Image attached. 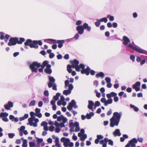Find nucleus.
<instances>
[{"mask_svg": "<svg viewBox=\"0 0 147 147\" xmlns=\"http://www.w3.org/2000/svg\"><path fill=\"white\" fill-rule=\"evenodd\" d=\"M84 29H87L88 31H90L91 30V27L89 26L88 24L86 23H84L83 26H78L76 27L77 30L78 31V34H83Z\"/></svg>", "mask_w": 147, "mask_h": 147, "instance_id": "nucleus-1", "label": "nucleus"}, {"mask_svg": "<svg viewBox=\"0 0 147 147\" xmlns=\"http://www.w3.org/2000/svg\"><path fill=\"white\" fill-rule=\"evenodd\" d=\"M136 45H134L133 42H132V43H130L128 45V46L132 49H134L136 51L142 53L146 54L147 52L145 50L142 49L141 48L138 46H135Z\"/></svg>", "mask_w": 147, "mask_h": 147, "instance_id": "nucleus-2", "label": "nucleus"}, {"mask_svg": "<svg viewBox=\"0 0 147 147\" xmlns=\"http://www.w3.org/2000/svg\"><path fill=\"white\" fill-rule=\"evenodd\" d=\"M61 141L63 142V146L65 147H68L69 146L70 147H73L74 146V143L72 142H70L69 139L63 137L61 139Z\"/></svg>", "mask_w": 147, "mask_h": 147, "instance_id": "nucleus-3", "label": "nucleus"}, {"mask_svg": "<svg viewBox=\"0 0 147 147\" xmlns=\"http://www.w3.org/2000/svg\"><path fill=\"white\" fill-rule=\"evenodd\" d=\"M41 67V64L36 62H34L29 65V67L32 72H37V68Z\"/></svg>", "mask_w": 147, "mask_h": 147, "instance_id": "nucleus-4", "label": "nucleus"}, {"mask_svg": "<svg viewBox=\"0 0 147 147\" xmlns=\"http://www.w3.org/2000/svg\"><path fill=\"white\" fill-rule=\"evenodd\" d=\"M49 82L48 84V87L51 88L53 86V90H57L56 85L55 83V79L53 77L50 76L49 77Z\"/></svg>", "mask_w": 147, "mask_h": 147, "instance_id": "nucleus-5", "label": "nucleus"}, {"mask_svg": "<svg viewBox=\"0 0 147 147\" xmlns=\"http://www.w3.org/2000/svg\"><path fill=\"white\" fill-rule=\"evenodd\" d=\"M72 63L71 66L72 68H75L76 70L78 71H80V64L78 65L79 63L78 61L76 59H74L73 61L71 62Z\"/></svg>", "mask_w": 147, "mask_h": 147, "instance_id": "nucleus-6", "label": "nucleus"}, {"mask_svg": "<svg viewBox=\"0 0 147 147\" xmlns=\"http://www.w3.org/2000/svg\"><path fill=\"white\" fill-rule=\"evenodd\" d=\"M80 70L81 73L82 74H85L87 75L89 74L90 69L89 67H87L86 69H84L85 66L82 64H80Z\"/></svg>", "mask_w": 147, "mask_h": 147, "instance_id": "nucleus-7", "label": "nucleus"}, {"mask_svg": "<svg viewBox=\"0 0 147 147\" xmlns=\"http://www.w3.org/2000/svg\"><path fill=\"white\" fill-rule=\"evenodd\" d=\"M24 45L25 46H29L31 48H34L36 49L38 48V46L36 45H34V44L33 43V41L30 39L27 40L24 43Z\"/></svg>", "mask_w": 147, "mask_h": 147, "instance_id": "nucleus-8", "label": "nucleus"}, {"mask_svg": "<svg viewBox=\"0 0 147 147\" xmlns=\"http://www.w3.org/2000/svg\"><path fill=\"white\" fill-rule=\"evenodd\" d=\"M54 125L56 127L55 130V131L57 133H59L61 131L59 127L62 128L65 127V124H64L63 123H59L57 121H55Z\"/></svg>", "mask_w": 147, "mask_h": 147, "instance_id": "nucleus-9", "label": "nucleus"}, {"mask_svg": "<svg viewBox=\"0 0 147 147\" xmlns=\"http://www.w3.org/2000/svg\"><path fill=\"white\" fill-rule=\"evenodd\" d=\"M119 121L116 119L112 117L110 119V125L111 127H113L115 126H117Z\"/></svg>", "mask_w": 147, "mask_h": 147, "instance_id": "nucleus-10", "label": "nucleus"}, {"mask_svg": "<svg viewBox=\"0 0 147 147\" xmlns=\"http://www.w3.org/2000/svg\"><path fill=\"white\" fill-rule=\"evenodd\" d=\"M100 101L104 103L105 106H107L108 105L112 103L113 99L112 98H108L107 100L105 98H101Z\"/></svg>", "mask_w": 147, "mask_h": 147, "instance_id": "nucleus-11", "label": "nucleus"}, {"mask_svg": "<svg viewBox=\"0 0 147 147\" xmlns=\"http://www.w3.org/2000/svg\"><path fill=\"white\" fill-rule=\"evenodd\" d=\"M76 103L75 101L74 100H72L71 102L69 103L67 107V109L69 110L70 111L71 110L73 107L75 109L77 108L78 106L76 105Z\"/></svg>", "mask_w": 147, "mask_h": 147, "instance_id": "nucleus-12", "label": "nucleus"}, {"mask_svg": "<svg viewBox=\"0 0 147 147\" xmlns=\"http://www.w3.org/2000/svg\"><path fill=\"white\" fill-rule=\"evenodd\" d=\"M28 124L31 126H33L34 127H36L37 126V123L39 122V120L38 119H33L31 120V123H30L28 119Z\"/></svg>", "mask_w": 147, "mask_h": 147, "instance_id": "nucleus-13", "label": "nucleus"}, {"mask_svg": "<svg viewBox=\"0 0 147 147\" xmlns=\"http://www.w3.org/2000/svg\"><path fill=\"white\" fill-rule=\"evenodd\" d=\"M17 41L18 38H11L9 40L8 45L9 46L14 45L17 43Z\"/></svg>", "mask_w": 147, "mask_h": 147, "instance_id": "nucleus-14", "label": "nucleus"}, {"mask_svg": "<svg viewBox=\"0 0 147 147\" xmlns=\"http://www.w3.org/2000/svg\"><path fill=\"white\" fill-rule=\"evenodd\" d=\"M66 104V102L65 101V98L63 95H61L60 96V100L57 102V105L58 106H60L62 105L63 106H65Z\"/></svg>", "mask_w": 147, "mask_h": 147, "instance_id": "nucleus-15", "label": "nucleus"}, {"mask_svg": "<svg viewBox=\"0 0 147 147\" xmlns=\"http://www.w3.org/2000/svg\"><path fill=\"white\" fill-rule=\"evenodd\" d=\"M68 87L67 90H65L63 91V93L64 94L67 95L71 93V90L73 88V86L72 84H70L69 85Z\"/></svg>", "mask_w": 147, "mask_h": 147, "instance_id": "nucleus-16", "label": "nucleus"}, {"mask_svg": "<svg viewBox=\"0 0 147 147\" xmlns=\"http://www.w3.org/2000/svg\"><path fill=\"white\" fill-rule=\"evenodd\" d=\"M121 113L118 112H115L113 113V115L112 117L113 118L115 119L120 121V119L121 116Z\"/></svg>", "mask_w": 147, "mask_h": 147, "instance_id": "nucleus-17", "label": "nucleus"}, {"mask_svg": "<svg viewBox=\"0 0 147 147\" xmlns=\"http://www.w3.org/2000/svg\"><path fill=\"white\" fill-rule=\"evenodd\" d=\"M49 40L51 41H54L55 42L58 43L59 44L58 45V47L59 48H60L62 47L63 46V43L65 42V41L64 40H56L51 39H49Z\"/></svg>", "mask_w": 147, "mask_h": 147, "instance_id": "nucleus-18", "label": "nucleus"}, {"mask_svg": "<svg viewBox=\"0 0 147 147\" xmlns=\"http://www.w3.org/2000/svg\"><path fill=\"white\" fill-rule=\"evenodd\" d=\"M57 120L59 122L62 121L63 122L61 123H63L64 124H65V123L67 121V119L63 115H61L57 117Z\"/></svg>", "mask_w": 147, "mask_h": 147, "instance_id": "nucleus-19", "label": "nucleus"}, {"mask_svg": "<svg viewBox=\"0 0 147 147\" xmlns=\"http://www.w3.org/2000/svg\"><path fill=\"white\" fill-rule=\"evenodd\" d=\"M137 140L136 138H134L131 140L129 143L131 147H136V144L137 143Z\"/></svg>", "mask_w": 147, "mask_h": 147, "instance_id": "nucleus-20", "label": "nucleus"}, {"mask_svg": "<svg viewBox=\"0 0 147 147\" xmlns=\"http://www.w3.org/2000/svg\"><path fill=\"white\" fill-rule=\"evenodd\" d=\"M140 82H137L133 85V88L135 89L136 91H138L140 90Z\"/></svg>", "mask_w": 147, "mask_h": 147, "instance_id": "nucleus-21", "label": "nucleus"}, {"mask_svg": "<svg viewBox=\"0 0 147 147\" xmlns=\"http://www.w3.org/2000/svg\"><path fill=\"white\" fill-rule=\"evenodd\" d=\"M13 103L11 101H8V104L4 105L5 109L7 110H11L10 108H12L13 107Z\"/></svg>", "mask_w": 147, "mask_h": 147, "instance_id": "nucleus-22", "label": "nucleus"}, {"mask_svg": "<svg viewBox=\"0 0 147 147\" xmlns=\"http://www.w3.org/2000/svg\"><path fill=\"white\" fill-rule=\"evenodd\" d=\"M123 43L124 45H127L130 42L129 38L125 36L123 37Z\"/></svg>", "mask_w": 147, "mask_h": 147, "instance_id": "nucleus-23", "label": "nucleus"}, {"mask_svg": "<svg viewBox=\"0 0 147 147\" xmlns=\"http://www.w3.org/2000/svg\"><path fill=\"white\" fill-rule=\"evenodd\" d=\"M46 66V68L45 70V72L48 74H51L52 72V70L51 69V65L47 64Z\"/></svg>", "mask_w": 147, "mask_h": 147, "instance_id": "nucleus-24", "label": "nucleus"}, {"mask_svg": "<svg viewBox=\"0 0 147 147\" xmlns=\"http://www.w3.org/2000/svg\"><path fill=\"white\" fill-rule=\"evenodd\" d=\"M88 108L94 111L93 106H94V103L93 101L91 100H89L88 101Z\"/></svg>", "mask_w": 147, "mask_h": 147, "instance_id": "nucleus-25", "label": "nucleus"}, {"mask_svg": "<svg viewBox=\"0 0 147 147\" xmlns=\"http://www.w3.org/2000/svg\"><path fill=\"white\" fill-rule=\"evenodd\" d=\"M69 127H70L69 130L71 132L74 131V123L73 122L72 120H71L69 121Z\"/></svg>", "mask_w": 147, "mask_h": 147, "instance_id": "nucleus-26", "label": "nucleus"}, {"mask_svg": "<svg viewBox=\"0 0 147 147\" xmlns=\"http://www.w3.org/2000/svg\"><path fill=\"white\" fill-rule=\"evenodd\" d=\"M47 123L45 121H43L41 124V125L43 127V129L45 131H47L49 128L47 127Z\"/></svg>", "mask_w": 147, "mask_h": 147, "instance_id": "nucleus-27", "label": "nucleus"}, {"mask_svg": "<svg viewBox=\"0 0 147 147\" xmlns=\"http://www.w3.org/2000/svg\"><path fill=\"white\" fill-rule=\"evenodd\" d=\"M49 62L47 61H44L42 64V65H41V68H40L38 69V71L40 72H42L43 71V69L45 67L46 65Z\"/></svg>", "mask_w": 147, "mask_h": 147, "instance_id": "nucleus-28", "label": "nucleus"}, {"mask_svg": "<svg viewBox=\"0 0 147 147\" xmlns=\"http://www.w3.org/2000/svg\"><path fill=\"white\" fill-rule=\"evenodd\" d=\"M117 95V94L114 92H112L106 94V96L108 98H111L112 97H115Z\"/></svg>", "mask_w": 147, "mask_h": 147, "instance_id": "nucleus-29", "label": "nucleus"}, {"mask_svg": "<svg viewBox=\"0 0 147 147\" xmlns=\"http://www.w3.org/2000/svg\"><path fill=\"white\" fill-rule=\"evenodd\" d=\"M113 134L115 136H120L121 135L120 130L118 129H116L115 131L113 132Z\"/></svg>", "mask_w": 147, "mask_h": 147, "instance_id": "nucleus-30", "label": "nucleus"}, {"mask_svg": "<svg viewBox=\"0 0 147 147\" xmlns=\"http://www.w3.org/2000/svg\"><path fill=\"white\" fill-rule=\"evenodd\" d=\"M30 115L31 116V117L29 118L28 119H29V120L30 121V123H31V120L33 119H36L34 116L35 115V114L33 112H30Z\"/></svg>", "mask_w": 147, "mask_h": 147, "instance_id": "nucleus-31", "label": "nucleus"}, {"mask_svg": "<svg viewBox=\"0 0 147 147\" xmlns=\"http://www.w3.org/2000/svg\"><path fill=\"white\" fill-rule=\"evenodd\" d=\"M74 127H76L75 129V131L78 132L80 130V128L79 127V124L78 122H75L74 123Z\"/></svg>", "mask_w": 147, "mask_h": 147, "instance_id": "nucleus-32", "label": "nucleus"}, {"mask_svg": "<svg viewBox=\"0 0 147 147\" xmlns=\"http://www.w3.org/2000/svg\"><path fill=\"white\" fill-rule=\"evenodd\" d=\"M105 76L104 74L102 72H100L99 73L96 74V76L97 78L100 77L102 78H103Z\"/></svg>", "mask_w": 147, "mask_h": 147, "instance_id": "nucleus-33", "label": "nucleus"}, {"mask_svg": "<svg viewBox=\"0 0 147 147\" xmlns=\"http://www.w3.org/2000/svg\"><path fill=\"white\" fill-rule=\"evenodd\" d=\"M94 113L91 112L89 114H87L86 116V117L88 119H91V116H92L94 115Z\"/></svg>", "mask_w": 147, "mask_h": 147, "instance_id": "nucleus-34", "label": "nucleus"}, {"mask_svg": "<svg viewBox=\"0 0 147 147\" xmlns=\"http://www.w3.org/2000/svg\"><path fill=\"white\" fill-rule=\"evenodd\" d=\"M33 43L34 44V45H36L38 47V46L37 45L38 44L39 45H42V42L40 40H33Z\"/></svg>", "mask_w": 147, "mask_h": 147, "instance_id": "nucleus-35", "label": "nucleus"}, {"mask_svg": "<svg viewBox=\"0 0 147 147\" xmlns=\"http://www.w3.org/2000/svg\"><path fill=\"white\" fill-rule=\"evenodd\" d=\"M8 115V114L6 112L1 113L0 114V118L4 117H7Z\"/></svg>", "mask_w": 147, "mask_h": 147, "instance_id": "nucleus-36", "label": "nucleus"}, {"mask_svg": "<svg viewBox=\"0 0 147 147\" xmlns=\"http://www.w3.org/2000/svg\"><path fill=\"white\" fill-rule=\"evenodd\" d=\"M60 95V94L59 93H57L56 95L53 97V99L55 101L59 99V97Z\"/></svg>", "mask_w": 147, "mask_h": 147, "instance_id": "nucleus-37", "label": "nucleus"}, {"mask_svg": "<svg viewBox=\"0 0 147 147\" xmlns=\"http://www.w3.org/2000/svg\"><path fill=\"white\" fill-rule=\"evenodd\" d=\"M108 138H105L104 140H101L100 142V144H104V142L107 143V142Z\"/></svg>", "mask_w": 147, "mask_h": 147, "instance_id": "nucleus-38", "label": "nucleus"}, {"mask_svg": "<svg viewBox=\"0 0 147 147\" xmlns=\"http://www.w3.org/2000/svg\"><path fill=\"white\" fill-rule=\"evenodd\" d=\"M24 41L25 39L24 38H20L19 40H18V38L17 43L19 44H22L23 42H24Z\"/></svg>", "mask_w": 147, "mask_h": 147, "instance_id": "nucleus-39", "label": "nucleus"}, {"mask_svg": "<svg viewBox=\"0 0 147 147\" xmlns=\"http://www.w3.org/2000/svg\"><path fill=\"white\" fill-rule=\"evenodd\" d=\"M72 67L71 65H67V70L68 71V72L70 73H71L72 69H71V68Z\"/></svg>", "mask_w": 147, "mask_h": 147, "instance_id": "nucleus-40", "label": "nucleus"}, {"mask_svg": "<svg viewBox=\"0 0 147 147\" xmlns=\"http://www.w3.org/2000/svg\"><path fill=\"white\" fill-rule=\"evenodd\" d=\"M107 18H109V20L110 21H113L114 19V16H111L110 15H108L107 16Z\"/></svg>", "mask_w": 147, "mask_h": 147, "instance_id": "nucleus-41", "label": "nucleus"}, {"mask_svg": "<svg viewBox=\"0 0 147 147\" xmlns=\"http://www.w3.org/2000/svg\"><path fill=\"white\" fill-rule=\"evenodd\" d=\"M87 135L86 134H83L82 136L80 138V140L82 141H84L87 138Z\"/></svg>", "mask_w": 147, "mask_h": 147, "instance_id": "nucleus-42", "label": "nucleus"}, {"mask_svg": "<svg viewBox=\"0 0 147 147\" xmlns=\"http://www.w3.org/2000/svg\"><path fill=\"white\" fill-rule=\"evenodd\" d=\"M130 106L131 108H133L134 109V110L136 111H138L139 110V109L138 108L135 107L133 105L131 104Z\"/></svg>", "mask_w": 147, "mask_h": 147, "instance_id": "nucleus-43", "label": "nucleus"}, {"mask_svg": "<svg viewBox=\"0 0 147 147\" xmlns=\"http://www.w3.org/2000/svg\"><path fill=\"white\" fill-rule=\"evenodd\" d=\"M100 105V103L98 101H96L95 102L94 104V109H95L97 107L99 106Z\"/></svg>", "mask_w": 147, "mask_h": 147, "instance_id": "nucleus-44", "label": "nucleus"}, {"mask_svg": "<svg viewBox=\"0 0 147 147\" xmlns=\"http://www.w3.org/2000/svg\"><path fill=\"white\" fill-rule=\"evenodd\" d=\"M100 22H104L105 23L107 22V18L105 17L99 19Z\"/></svg>", "mask_w": 147, "mask_h": 147, "instance_id": "nucleus-45", "label": "nucleus"}, {"mask_svg": "<svg viewBox=\"0 0 147 147\" xmlns=\"http://www.w3.org/2000/svg\"><path fill=\"white\" fill-rule=\"evenodd\" d=\"M22 146L23 147H27V140H24L23 142Z\"/></svg>", "mask_w": 147, "mask_h": 147, "instance_id": "nucleus-46", "label": "nucleus"}, {"mask_svg": "<svg viewBox=\"0 0 147 147\" xmlns=\"http://www.w3.org/2000/svg\"><path fill=\"white\" fill-rule=\"evenodd\" d=\"M55 145L57 147H61L60 144H59V140H58L57 139L56 140V141L55 142Z\"/></svg>", "mask_w": 147, "mask_h": 147, "instance_id": "nucleus-47", "label": "nucleus"}, {"mask_svg": "<svg viewBox=\"0 0 147 147\" xmlns=\"http://www.w3.org/2000/svg\"><path fill=\"white\" fill-rule=\"evenodd\" d=\"M97 22H96L95 23V26L96 27H98L100 24V21L99 20L97 19H96Z\"/></svg>", "mask_w": 147, "mask_h": 147, "instance_id": "nucleus-48", "label": "nucleus"}, {"mask_svg": "<svg viewBox=\"0 0 147 147\" xmlns=\"http://www.w3.org/2000/svg\"><path fill=\"white\" fill-rule=\"evenodd\" d=\"M35 103V100H32L30 103L29 105L30 106H33L34 105Z\"/></svg>", "mask_w": 147, "mask_h": 147, "instance_id": "nucleus-49", "label": "nucleus"}, {"mask_svg": "<svg viewBox=\"0 0 147 147\" xmlns=\"http://www.w3.org/2000/svg\"><path fill=\"white\" fill-rule=\"evenodd\" d=\"M107 83H110L111 81V78L109 77H106L105 79Z\"/></svg>", "mask_w": 147, "mask_h": 147, "instance_id": "nucleus-50", "label": "nucleus"}, {"mask_svg": "<svg viewBox=\"0 0 147 147\" xmlns=\"http://www.w3.org/2000/svg\"><path fill=\"white\" fill-rule=\"evenodd\" d=\"M15 134L14 133H8V137L11 138H12L15 136Z\"/></svg>", "mask_w": 147, "mask_h": 147, "instance_id": "nucleus-51", "label": "nucleus"}, {"mask_svg": "<svg viewBox=\"0 0 147 147\" xmlns=\"http://www.w3.org/2000/svg\"><path fill=\"white\" fill-rule=\"evenodd\" d=\"M69 81L68 80H66L65 81V88L67 89V87L68 86H69Z\"/></svg>", "mask_w": 147, "mask_h": 147, "instance_id": "nucleus-52", "label": "nucleus"}, {"mask_svg": "<svg viewBox=\"0 0 147 147\" xmlns=\"http://www.w3.org/2000/svg\"><path fill=\"white\" fill-rule=\"evenodd\" d=\"M4 38V33L2 32L0 33V38L1 40H3Z\"/></svg>", "mask_w": 147, "mask_h": 147, "instance_id": "nucleus-53", "label": "nucleus"}, {"mask_svg": "<svg viewBox=\"0 0 147 147\" xmlns=\"http://www.w3.org/2000/svg\"><path fill=\"white\" fill-rule=\"evenodd\" d=\"M36 139L37 141L39 143H41L43 141V140L42 138H39L37 137H36Z\"/></svg>", "mask_w": 147, "mask_h": 147, "instance_id": "nucleus-54", "label": "nucleus"}, {"mask_svg": "<svg viewBox=\"0 0 147 147\" xmlns=\"http://www.w3.org/2000/svg\"><path fill=\"white\" fill-rule=\"evenodd\" d=\"M130 59L133 61L134 62L135 60V57L133 55H131L130 56Z\"/></svg>", "mask_w": 147, "mask_h": 147, "instance_id": "nucleus-55", "label": "nucleus"}, {"mask_svg": "<svg viewBox=\"0 0 147 147\" xmlns=\"http://www.w3.org/2000/svg\"><path fill=\"white\" fill-rule=\"evenodd\" d=\"M30 147H34L35 146V143L34 142H30L29 143Z\"/></svg>", "mask_w": 147, "mask_h": 147, "instance_id": "nucleus-56", "label": "nucleus"}, {"mask_svg": "<svg viewBox=\"0 0 147 147\" xmlns=\"http://www.w3.org/2000/svg\"><path fill=\"white\" fill-rule=\"evenodd\" d=\"M54 127L53 126H51L49 127V130L51 132H53L54 131Z\"/></svg>", "mask_w": 147, "mask_h": 147, "instance_id": "nucleus-57", "label": "nucleus"}, {"mask_svg": "<svg viewBox=\"0 0 147 147\" xmlns=\"http://www.w3.org/2000/svg\"><path fill=\"white\" fill-rule=\"evenodd\" d=\"M44 95L46 96H48L49 95V92L48 90H45L44 92Z\"/></svg>", "mask_w": 147, "mask_h": 147, "instance_id": "nucleus-58", "label": "nucleus"}, {"mask_svg": "<svg viewBox=\"0 0 147 147\" xmlns=\"http://www.w3.org/2000/svg\"><path fill=\"white\" fill-rule=\"evenodd\" d=\"M43 100L45 103H47L49 102V99L48 98L45 97Z\"/></svg>", "mask_w": 147, "mask_h": 147, "instance_id": "nucleus-59", "label": "nucleus"}, {"mask_svg": "<svg viewBox=\"0 0 147 147\" xmlns=\"http://www.w3.org/2000/svg\"><path fill=\"white\" fill-rule=\"evenodd\" d=\"M97 138L99 140L103 138V136L102 135H98L97 136Z\"/></svg>", "mask_w": 147, "mask_h": 147, "instance_id": "nucleus-60", "label": "nucleus"}, {"mask_svg": "<svg viewBox=\"0 0 147 147\" xmlns=\"http://www.w3.org/2000/svg\"><path fill=\"white\" fill-rule=\"evenodd\" d=\"M94 85L96 87L98 86V82L97 80H95L93 82Z\"/></svg>", "mask_w": 147, "mask_h": 147, "instance_id": "nucleus-61", "label": "nucleus"}, {"mask_svg": "<svg viewBox=\"0 0 147 147\" xmlns=\"http://www.w3.org/2000/svg\"><path fill=\"white\" fill-rule=\"evenodd\" d=\"M9 118L10 120H11L12 121H14V119L15 118V117L12 115H9Z\"/></svg>", "mask_w": 147, "mask_h": 147, "instance_id": "nucleus-62", "label": "nucleus"}, {"mask_svg": "<svg viewBox=\"0 0 147 147\" xmlns=\"http://www.w3.org/2000/svg\"><path fill=\"white\" fill-rule=\"evenodd\" d=\"M25 128V127L24 126H22L21 127L20 129H19L20 131H23Z\"/></svg>", "mask_w": 147, "mask_h": 147, "instance_id": "nucleus-63", "label": "nucleus"}, {"mask_svg": "<svg viewBox=\"0 0 147 147\" xmlns=\"http://www.w3.org/2000/svg\"><path fill=\"white\" fill-rule=\"evenodd\" d=\"M82 23V21L80 20H78L76 23V24L78 26H80Z\"/></svg>", "mask_w": 147, "mask_h": 147, "instance_id": "nucleus-64", "label": "nucleus"}]
</instances>
